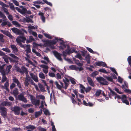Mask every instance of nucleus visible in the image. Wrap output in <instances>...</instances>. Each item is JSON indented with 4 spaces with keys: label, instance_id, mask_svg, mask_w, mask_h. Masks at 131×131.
Here are the masks:
<instances>
[{
    "label": "nucleus",
    "instance_id": "f257e3e1",
    "mask_svg": "<svg viewBox=\"0 0 131 131\" xmlns=\"http://www.w3.org/2000/svg\"><path fill=\"white\" fill-rule=\"evenodd\" d=\"M21 68V69L19 67H17L16 68L17 71L22 74L24 73L26 75L28 74L27 68L23 66H22Z\"/></svg>",
    "mask_w": 131,
    "mask_h": 131
},
{
    "label": "nucleus",
    "instance_id": "f03ea898",
    "mask_svg": "<svg viewBox=\"0 0 131 131\" xmlns=\"http://www.w3.org/2000/svg\"><path fill=\"white\" fill-rule=\"evenodd\" d=\"M0 113L4 118L6 117L7 113V109L5 107L0 105Z\"/></svg>",
    "mask_w": 131,
    "mask_h": 131
},
{
    "label": "nucleus",
    "instance_id": "7ed1b4c3",
    "mask_svg": "<svg viewBox=\"0 0 131 131\" xmlns=\"http://www.w3.org/2000/svg\"><path fill=\"white\" fill-rule=\"evenodd\" d=\"M30 96L32 104L34 105L38 106L40 103V100L36 99L32 95H30Z\"/></svg>",
    "mask_w": 131,
    "mask_h": 131
},
{
    "label": "nucleus",
    "instance_id": "20e7f679",
    "mask_svg": "<svg viewBox=\"0 0 131 131\" xmlns=\"http://www.w3.org/2000/svg\"><path fill=\"white\" fill-rule=\"evenodd\" d=\"M97 80L100 83V84L103 85H107L108 83L106 80L102 77H98L96 78Z\"/></svg>",
    "mask_w": 131,
    "mask_h": 131
},
{
    "label": "nucleus",
    "instance_id": "39448f33",
    "mask_svg": "<svg viewBox=\"0 0 131 131\" xmlns=\"http://www.w3.org/2000/svg\"><path fill=\"white\" fill-rule=\"evenodd\" d=\"M22 109V108L20 107L14 106L13 108H12V110L14 112L15 114L19 115L20 114V110Z\"/></svg>",
    "mask_w": 131,
    "mask_h": 131
},
{
    "label": "nucleus",
    "instance_id": "423d86ee",
    "mask_svg": "<svg viewBox=\"0 0 131 131\" xmlns=\"http://www.w3.org/2000/svg\"><path fill=\"white\" fill-rule=\"evenodd\" d=\"M24 94L23 92L21 93L18 95L17 100L21 101L24 103H26L27 102V100L24 97Z\"/></svg>",
    "mask_w": 131,
    "mask_h": 131
},
{
    "label": "nucleus",
    "instance_id": "0eeeda50",
    "mask_svg": "<svg viewBox=\"0 0 131 131\" xmlns=\"http://www.w3.org/2000/svg\"><path fill=\"white\" fill-rule=\"evenodd\" d=\"M12 31L17 35H24V33L20 30L16 28H13L11 29Z\"/></svg>",
    "mask_w": 131,
    "mask_h": 131
},
{
    "label": "nucleus",
    "instance_id": "6e6552de",
    "mask_svg": "<svg viewBox=\"0 0 131 131\" xmlns=\"http://www.w3.org/2000/svg\"><path fill=\"white\" fill-rule=\"evenodd\" d=\"M53 54L56 58L58 60L60 61H62V59L61 58L62 54L60 53H58L56 51H53Z\"/></svg>",
    "mask_w": 131,
    "mask_h": 131
},
{
    "label": "nucleus",
    "instance_id": "1a4fd4ad",
    "mask_svg": "<svg viewBox=\"0 0 131 131\" xmlns=\"http://www.w3.org/2000/svg\"><path fill=\"white\" fill-rule=\"evenodd\" d=\"M60 85H59L58 82L57 81H56L54 83L56 85L57 88L59 90H61L63 88H64L63 87V84L62 82L60 80L59 81Z\"/></svg>",
    "mask_w": 131,
    "mask_h": 131
},
{
    "label": "nucleus",
    "instance_id": "9d476101",
    "mask_svg": "<svg viewBox=\"0 0 131 131\" xmlns=\"http://www.w3.org/2000/svg\"><path fill=\"white\" fill-rule=\"evenodd\" d=\"M1 31L5 35L9 37L10 38L13 39V36L11 35L10 33L7 30H1Z\"/></svg>",
    "mask_w": 131,
    "mask_h": 131
},
{
    "label": "nucleus",
    "instance_id": "9b49d317",
    "mask_svg": "<svg viewBox=\"0 0 131 131\" xmlns=\"http://www.w3.org/2000/svg\"><path fill=\"white\" fill-rule=\"evenodd\" d=\"M65 79H63V81L65 84V86L64 87V88L65 89H66L67 88L69 85V81L70 80V77H69V79L67 78L66 77H64Z\"/></svg>",
    "mask_w": 131,
    "mask_h": 131
},
{
    "label": "nucleus",
    "instance_id": "f8f14e48",
    "mask_svg": "<svg viewBox=\"0 0 131 131\" xmlns=\"http://www.w3.org/2000/svg\"><path fill=\"white\" fill-rule=\"evenodd\" d=\"M30 75L31 78L36 82H37L39 81L38 78L36 75H35L32 73H30Z\"/></svg>",
    "mask_w": 131,
    "mask_h": 131
},
{
    "label": "nucleus",
    "instance_id": "ddd939ff",
    "mask_svg": "<svg viewBox=\"0 0 131 131\" xmlns=\"http://www.w3.org/2000/svg\"><path fill=\"white\" fill-rule=\"evenodd\" d=\"M122 101L123 103H125L127 105H129V103L128 101L126 100L127 98V96L125 95H122Z\"/></svg>",
    "mask_w": 131,
    "mask_h": 131
},
{
    "label": "nucleus",
    "instance_id": "4468645a",
    "mask_svg": "<svg viewBox=\"0 0 131 131\" xmlns=\"http://www.w3.org/2000/svg\"><path fill=\"white\" fill-rule=\"evenodd\" d=\"M95 64L96 66L105 67L107 66V64L105 62L103 61H98L96 62Z\"/></svg>",
    "mask_w": 131,
    "mask_h": 131
},
{
    "label": "nucleus",
    "instance_id": "2eb2a0df",
    "mask_svg": "<svg viewBox=\"0 0 131 131\" xmlns=\"http://www.w3.org/2000/svg\"><path fill=\"white\" fill-rule=\"evenodd\" d=\"M12 105V103L7 101H4L1 102L0 104L1 106L4 107V106H10Z\"/></svg>",
    "mask_w": 131,
    "mask_h": 131
},
{
    "label": "nucleus",
    "instance_id": "dca6fc26",
    "mask_svg": "<svg viewBox=\"0 0 131 131\" xmlns=\"http://www.w3.org/2000/svg\"><path fill=\"white\" fill-rule=\"evenodd\" d=\"M13 81L14 83L17 84V86L19 89L21 88V84L17 79L15 78L13 79Z\"/></svg>",
    "mask_w": 131,
    "mask_h": 131
},
{
    "label": "nucleus",
    "instance_id": "f3484780",
    "mask_svg": "<svg viewBox=\"0 0 131 131\" xmlns=\"http://www.w3.org/2000/svg\"><path fill=\"white\" fill-rule=\"evenodd\" d=\"M12 67V66L11 65L7 66L5 70V72L6 74V75H8L10 72V69Z\"/></svg>",
    "mask_w": 131,
    "mask_h": 131
},
{
    "label": "nucleus",
    "instance_id": "a211bd4d",
    "mask_svg": "<svg viewBox=\"0 0 131 131\" xmlns=\"http://www.w3.org/2000/svg\"><path fill=\"white\" fill-rule=\"evenodd\" d=\"M10 46L14 53H17L18 52V48L15 45H11Z\"/></svg>",
    "mask_w": 131,
    "mask_h": 131
},
{
    "label": "nucleus",
    "instance_id": "6ab92c4d",
    "mask_svg": "<svg viewBox=\"0 0 131 131\" xmlns=\"http://www.w3.org/2000/svg\"><path fill=\"white\" fill-rule=\"evenodd\" d=\"M38 85L39 88L40 89V90L41 92H46V91L43 85H42L40 84V83L38 84Z\"/></svg>",
    "mask_w": 131,
    "mask_h": 131
},
{
    "label": "nucleus",
    "instance_id": "aec40b11",
    "mask_svg": "<svg viewBox=\"0 0 131 131\" xmlns=\"http://www.w3.org/2000/svg\"><path fill=\"white\" fill-rule=\"evenodd\" d=\"M9 57L7 55L5 54L3 57L2 58L4 59V61L6 63H8L9 62V61L8 60Z\"/></svg>",
    "mask_w": 131,
    "mask_h": 131
},
{
    "label": "nucleus",
    "instance_id": "412c9836",
    "mask_svg": "<svg viewBox=\"0 0 131 131\" xmlns=\"http://www.w3.org/2000/svg\"><path fill=\"white\" fill-rule=\"evenodd\" d=\"M1 74L2 75V83H4L5 81L7 79V78L5 75L6 74L5 73H2Z\"/></svg>",
    "mask_w": 131,
    "mask_h": 131
},
{
    "label": "nucleus",
    "instance_id": "4be33fe9",
    "mask_svg": "<svg viewBox=\"0 0 131 131\" xmlns=\"http://www.w3.org/2000/svg\"><path fill=\"white\" fill-rule=\"evenodd\" d=\"M54 38V39L53 40L51 41H48L47 42V43L49 45H55L57 42V41Z\"/></svg>",
    "mask_w": 131,
    "mask_h": 131
},
{
    "label": "nucleus",
    "instance_id": "5701e85b",
    "mask_svg": "<svg viewBox=\"0 0 131 131\" xmlns=\"http://www.w3.org/2000/svg\"><path fill=\"white\" fill-rule=\"evenodd\" d=\"M19 93V92L18 89L15 88L13 90L12 94H13L15 96H17Z\"/></svg>",
    "mask_w": 131,
    "mask_h": 131
},
{
    "label": "nucleus",
    "instance_id": "b1692460",
    "mask_svg": "<svg viewBox=\"0 0 131 131\" xmlns=\"http://www.w3.org/2000/svg\"><path fill=\"white\" fill-rule=\"evenodd\" d=\"M26 128L28 129L34 130L35 129V127L33 125H29L26 126Z\"/></svg>",
    "mask_w": 131,
    "mask_h": 131
},
{
    "label": "nucleus",
    "instance_id": "393cba45",
    "mask_svg": "<svg viewBox=\"0 0 131 131\" xmlns=\"http://www.w3.org/2000/svg\"><path fill=\"white\" fill-rule=\"evenodd\" d=\"M85 59L86 61L88 63H90V57L89 54L86 56Z\"/></svg>",
    "mask_w": 131,
    "mask_h": 131
},
{
    "label": "nucleus",
    "instance_id": "a878e982",
    "mask_svg": "<svg viewBox=\"0 0 131 131\" xmlns=\"http://www.w3.org/2000/svg\"><path fill=\"white\" fill-rule=\"evenodd\" d=\"M26 47H27V48L25 51L27 53H28L31 52V49L30 48V45H26Z\"/></svg>",
    "mask_w": 131,
    "mask_h": 131
},
{
    "label": "nucleus",
    "instance_id": "bb28decb",
    "mask_svg": "<svg viewBox=\"0 0 131 131\" xmlns=\"http://www.w3.org/2000/svg\"><path fill=\"white\" fill-rule=\"evenodd\" d=\"M69 68L71 70L77 71V67L74 65H72L69 66Z\"/></svg>",
    "mask_w": 131,
    "mask_h": 131
},
{
    "label": "nucleus",
    "instance_id": "cd10ccee",
    "mask_svg": "<svg viewBox=\"0 0 131 131\" xmlns=\"http://www.w3.org/2000/svg\"><path fill=\"white\" fill-rule=\"evenodd\" d=\"M26 18H24V19L26 21V22L29 23L30 22L31 23H33V21L32 20L30 19L29 18L26 17Z\"/></svg>",
    "mask_w": 131,
    "mask_h": 131
},
{
    "label": "nucleus",
    "instance_id": "c85d7f7f",
    "mask_svg": "<svg viewBox=\"0 0 131 131\" xmlns=\"http://www.w3.org/2000/svg\"><path fill=\"white\" fill-rule=\"evenodd\" d=\"M20 13L24 15L26 14V12L27 11V9L26 8H23L22 9H21Z\"/></svg>",
    "mask_w": 131,
    "mask_h": 131
},
{
    "label": "nucleus",
    "instance_id": "c756f323",
    "mask_svg": "<svg viewBox=\"0 0 131 131\" xmlns=\"http://www.w3.org/2000/svg\"><path fill=\"white\" fill-rule=\"evenodd\" d=\"M9 5L10 6V9L15 11V8L13 3H9Z\"/></svg>",
    "mask_w": 131,
    "mask_h": 131
},
{
    "label": "nucleus",
    "instance_id": "7c9ffc66",
    "mask_svg": "<svg viewBox=\"0 0 131 131\" xmlns=\"http://www.w3.org/2000/svg\"><path fill=\"white\" fill-rule=\"evenodd\" d=\"M12 23L14 25H15L16 27H20L21 25L16 21H13Z\"/></svg>",
    "mask_w": 131,
    "mask_h": 131
},
{
    "label": "nucleus",
    "instance_id": "2f4dec72",
    "mask_svg": "<svg viewBox=\"0 0 131 131\" xmlns=\"http://www.w3.org/2000/svg\"><path fill=\"white\" fill-rule=\"evenodd\" d=\"M99 71L100 72H102L105 74H107L109 73L108 72H107L105 69H99Z\"/></svg>",
    "mask_w": 131,
    "mask_h": 131
},
{
    "label": "nucleus",
    "instance_id": "473e14b6",
    "mask_svg": "<svg viewBox=\"0 0 131 131\" xmlns=\"http://www.w3.org/2000/svg\"><path fill=\"white\" fill-rule=\"evenodd\" d=\"M71 49L69 45L67 46V49L65 50V51L67 52L68 54H70Z\"/></svg>",
    "mask_w": 131,
    "mask_h": 131
},
{
    "label": "nucleus",
    "instance_id": "72a5a7b5",
    "mask_svg": "<svg viewBox=\"0 0 131 131\" xmlns=\"http://www.w3.org/2000/svg\"><path fill=\"white\" fill-rule=\"evenodd\" d=\"M55 39L56 40H57V41H58V40H60L61 41V42H60V44L61 45V46H62L64 44V42L63 40H62L60 39H58L57 37H55Z\"/></svg>",
    "mask_w": 131,
    "mask_h": 131
},
{
    "label": "nucleus",
    "instance_id": "f704fd0d",
    "mask_svg": "<svg viewBox=\"0 0 131 131\" xmlns=\"http://www.w3.org/2000/svg\"><path fill=\"white\" fill-rule=\"evenodd\" d=\"M102 90H97L95 93V95L96 96H100V94L101 93Z\"/></svg>",
    "mask_w": 131,
    "mask_h": 131
},
{
    "label": "nucleus",
    "instance_id": "c9c22d12",
    "mask_svg": "<svg viewBox=\"0 0 131 131\" xmlns=\"http://www.w3.org/2000/svg\"><path fill=\"white\" fill-rule=\"evenodd\" d=\"M36 97L37 99H40L42 100H44L45 99V97L42 95H39L37 96Z\"/></svg>",
    "mask_w": 131,
    "mask_h": 131
},
{
    "label": "nucleus",
    "instance_id": "e433bc0d",
    "mask_svg": "<svg viewBox=\"0 0 131 131\" xmlns=\"http://www.w3.org/2000/svg\"><path fill=\"white\" fill-rule=\"evenodd\" d=\"M32 106V105L31 104H23L21 105V106L24 108H26L27 107H30V106Z\"/></svg>",
    "mask_w": 131,
    "mask_h": 131
},
{
    "label": "nucleus",
    "instance_id": "4c0bfd02",
    "mask_svg": "<svg viewBox=\"0 0 131 131\" xmlns=\"http://www.w3.org/2000/svg\"><path fill=\"white\" fill-rule=\"evenodd\" d=\"M99 73V72L97 71H95L92 72L91 75V76L93 77H94L97 75Z\"/></svg>",
    "mask_w": 131,
    "mask_h": 131
},
{
    "label": "nucleus",
    "instance_id": "58836bf2",
    "mask_svg": "<svg viewBox=\"0 0 131 131\" xmlns=\"http://www.w3.org/2000/svg\"><path fill=\"white\" fill-rule=\"evenodd\" d=\"M39 76L41 79H45V75L42 72H40L39 75Z\"/></svg>",
    "mask_w": 131,
    "mask_h": 131
},
{
    "label": "nucleus",
    "instance_id": "ea45409f",
    "mask_svg": "<svg viewBox=\"0 0 131 131\" xmlns=\"http://www.w3.org/2000/svg\"><path fill=\"white\" fill-rule=\"evenodd\" d=\"M2 50L7 52L9 53L11 52L10 50L8 48H3L2 49Z\"/></svg>",
    "mask_w": 131,
    "mask_h": 131
},
{
    "label": "nucleus",
    "instance_id": "a19ab883",
    "mask_svg": "<svg viewBox=\"0 0 131 131\" xmlns=\"http://www.w3.org/2000/svg\"><path fill=\"white\" fill-rule=\"evenodd\" d=\"M41 113L39 111L37 112H35V118H37L38 117L41 115Z\"/></svg>",
    "mask_w": 131,
    "mask_h": 131
},
{
    "label": "nucleus",
    "instance_id": "79ce46f5",
    "mask_svg": "<svg viewBox=\"0 0 131 131\" xmlns=\"http://www.w3.org/2000/svg\"><path fill=\"white\" fill-rule=\"evenodd\" d=\"M44 35L47 38L49 39H51L52 38V37L49 34L45 33L44 34Z\"/></svg>",
    "mask_w": 131,
    "mask_h": 131
},
{
    "label": "nucleus",
    "instance_id": "37998d69",
    "mask_svg": "<svg viewBox=\"0 0 131 131\" xmlns=\"http://www.w3.org/2000/svg\"><path fill=\"white\" fill-rule=\"evenodd\" d=\"M0 72L1 73H5L4 68L0 65Z\"/></svg>",
    "mask_w": 131,
    "mask_h": 131
},
{
    "label": "nucleus",
    "instance_id": "c03bdc74",
    "mask_svg": "<svg viewBox=\"0 0 131 131\" xmlns=\"http://www.w3.org/2000/svg\"><path fill=\"white\" fill-rule=\"evenodd\" d=\"M9 55L10 56L13 57L14 59H15L16 60H18L19 59V58L18 57L15 56V55L13 54L10 53L9 54Z\"/></svg>",
    "mask_w": 131,
    "mask_h": 131
},
{
    "label": "nucleus",
    "instance_id": "a18cd8bd",
    "mask_svg": "<svg viewBox=\"0 0 131 131\" xmlns=\"http://www.w3.org/2000/svg\"><path fill=\"white\" fill-rule=\"evenodd\" d=\"M110 68L112 72H113L114 73L116 74V75L117 76L118 75V74L117 72H116V70L114 68L112 67H110Z\"/></svg>",
    "mask_w": 131,
    "mask_h": 131
},
{
    "label": "nucleus",
    "instance_id": "49530a36",
    "mask_svg": "<svg viewBox=\"0 0 131 131\" xmlns=\"http://www.w3.org/2000/svg\"><path fill=\"white\" fill-rule=\"evenodd\" d=\"M0 17L2 18L5 19L6 18V17L4 14L2 13L0 10Z\"/></svg>",
    "mask_w": 131,
    "mask_h": 131
},
{
    "label": "nucleus",
    "instance_id": "de8ad7c7",
    "mask_svg": "<svg viewBox=\"0 0 131 131\" xmlns=\"http://www.w3.org/2000/svg\"><path fill=\"white\" fill-rule=\"evenodd\" d=\"M105 78L110 81L111 82H113V79L111 77L106 76L105 77Z\"/></svg>",
    "mask_w": 131,
    "mask_h": 131
},
{
    "label": "nucleus",
    "instance_id": "09e8293b",
    "mask_svg": "<svg viewBox=\"0 0 131 131\" xmlns=\"http://www.w3.org/2000/svg\"><path fill=\"white\" fill-rule=\"evenodd\" d=\"M67 45H68L64 44L62 46H60L59 47V48L60 49H64L65 48H67Z\"/></svg>",
    "mask_w": 131,
    "mask_h": 131
},
{
    "label": "nucleus",
    "instance_id": "8fccbe9b",
    "mask_svg": "<svg viewBox=\"0 0 131 131\" xmlns=\"http://www.w3.org/2000/svg\"><path fill=\"white\" fill-rule=\"evenodd\" d=\"M127 61L130 66L131 67V56H130L128 57L127 58Z\"/></svg>",
    "mask_w": 131,
    "mask_h": 131
},
{
    "label": "nucleus",
    "instance_id": "3c124183",
    "mask_svg": "<svg viewBox=\"0 0 131 131\" xmlns=\"http://www.w3.org/2000/svg\"><path fill=\"white\" fill-rule=\"evenodd\" d=\"M44 114L46 115H50V114L48 110L46 109L45 111H44Z\"/></svg>",
    "mask_w": 131,
    "mask_h": 131
},
{
    "label": "nucleus",
    "instance_id": "603ef678",
    "mask_svg": "<svg viewBox=\"0 0 131 131\" xmlns=\"http://www.w3.org/2000/svg\"><path fill=\"white\" fill-rule=\"evenodd\" d=\"M13 2L16 6H19V3L16 0H12Z\"/></svg>",
    "mask_w": 131,
    "mask_h": 131
},
{
    "label": "nucleus",
    "instance_id": "864d4df0",
    "mask_svg": "<svg viewBox=\"0 0 131 131\" xmlns=\"http://www.w3.org/2000/svg\"><path fill=\"white\" fill-rule=\"evenodd\" d=\"M3 9L4 12L7 14L9 15V12H8V10L7 8L4 7H3Z\"/></svg>",
    "mask_w": 131,
    "mask_h": 131
},
{
    "label": "nucleus",
    "instance_id": "5fc2aeb1",
    "mask_svg": "<svg viewBox=\"0 0 131 131\" xmlns=\"http://www.w3.org/2000/svg\"><path fill=\"white\" fill-rule=\"evenodd\" d=\"M21 129L17 128H13L12 130L13 131H21Z\"/></svg>",
    "mask_w": 131,
    "mask_h": 131
},
{
    "label": "nucleus",
    "instance_id": "6e6d98bb",
    "mask_svg": "<svg viewBox=\"0 0 131 131\" xmlns=\"http://www.w3.org/2000/svg\"><path fill=\"white\" fill-rule=\"evenodd\" d=\"M49 76L52 77H54L56 76L55 74L53 72H49Z\"/></svg>",
    "mask_w": 131,
    "mask_h": 131
},
{
    "label": "nucleus",
    "instance_id": "4d7b16f0",
    "mask_svg": "<svg viewBox=\"0 0 131 131\" xmlns=\"http://www.w3.org/2000/svg\"><path fill=\"white\" fill-rule=\"evenodd\" d=\"M1 88L2 89H5L6 91H7L8 92H9V90L8 89L7 87L4 85H2L1 86Z\"/></svg>",
    "mask_w": 131,
    "mask_h": 131
},
{
    "label": "nucleus",
    "instance_id": "13d9d810",
    "mask_svg": "<svg viewBox=\"0 0 131 131\" xmlns=\"http://www.w3.org/2000/svg\"><path fill=\"white\" fill-rule=\"evenodd\" d=\"M57 79H60L61 78V75L59 73H57L56 74Z\"/></svg>",
    "mask_w": 131,
    "mask_h": 131
},
{
    "label": "nucleus",
    "instance_id": "bf43d9fd",
    "mask_svg": "<svg viewBox=\"0 0 131 131\" xmlns=\"http://www.w3.org/2000/svg\"><path fill=\"white\" fill-rule=\"evenodd\" d=\"M70 81L71 83L73 84H75L76 83V82L74 81V79L72 78H70Z\"/></svg>",
    "mask_w": 131,
    "mask_h": 131
},
{
    "label": "nucleus",
    "instance_id": "052dcab7",
    "mask_svg": "<svg viewBox=\"0 0 131 131\" xmlns=\"http://www.w3.org/2000/svg\"><path fill=\"white\" fill-rule=\"evenodd\" d=\"M87 52V51L85 50H84L81 51L82 55L83 57H84L85 56Z\"/></svg>",
    "mask_w": 131,
    "mask_h": 131
},
{
    "label": "nucleus",
    "instance_id": "680f3d73",
    "mask_svg": "<svg viewBox=\"0 0 131 131\" xmlns=\"http://www.w3.org/2000/svg\"><path fill=\"white\" fill-rule=\"evenodd\" d=\"M40 67L41 68L45 69H48V66L44 64H42L40 66Z\"/></svg>",
    "mask_w": 131,
    "mask_h": 131
},
{
    "label": "nucleus",
    "instance_id": "e2e57ef3",
    "mask_svg": "<svg viewBox=\"0 0 131 131\" xmlns=\"http://www.w3.org/2000/svg\"><path fill=\"white\" fill-rule=\"evenodd\" d=\"M83 103L84 105L90 106V103L89 102L88 103H87L85 100H83Z\"/></svg>",
    "mask_w": 131,
    "mask_h": 131
},
{
    "label": "nucleus",
    "instance_id": "0e129e2a",
    "mask_svg": "<svg viewBox=\"0 0 131 131\" xmlns=\"http://www.w3.org/2000/svg\"><path fill=\"white\" fill-rule=\"evenodd\" d=\"M16 86V85L14 83H12L10 86V88L11 90H12Z\"/></svg>",
    "mask_w": 131,
    "mask_h": 131
},
{
    "label": "nucleus",
    "instance_id": "69168bd1",
    "mask_svg": "<svg viewBox=\"0 0 131 131\" xmlns=\"http://www.w3.org/2000/svg\"><path fill=\"white\" fill-rule=\"evenodd\" d=\"M118 82H119L120 83H122L123 82V79L121 78L120 77L118 76Z\"/></svg>",
    "mask_w": 131,
    "mask_h": 131
},
{
    "label": "nucleus",
    "instance_id": "338daca9",
    "mask_svg": "<svg viewBox=\"0 0 131 131\" xmlns=\"http://www.w3.org/2000/svg\"><path fill=\"white\" fill-rule=\"evenodd\" d=\"M71 99V100L72 101V103L74 104H76L77 103V102L76 101L74 100V99L71 96L70 97Z\"/></svg>",
    "mask_w": 131,
    "mask_h": 131
},
{
    "label": "nucleus",
    "instance_id": "774afa93",
    "mask_svg": "<svg viewBox=\"0 0 131 131\" xmlns=\"http://www.w3.org/2000/svg\"><path fill=\"white\" fill-rule=\"evenodd\" d=\"M33 3L35 4H42V3L41 1H36L34 2Z\"/></svg>",
    "mask_w": 131,
    "mask_h": 131
}]
</instances>
